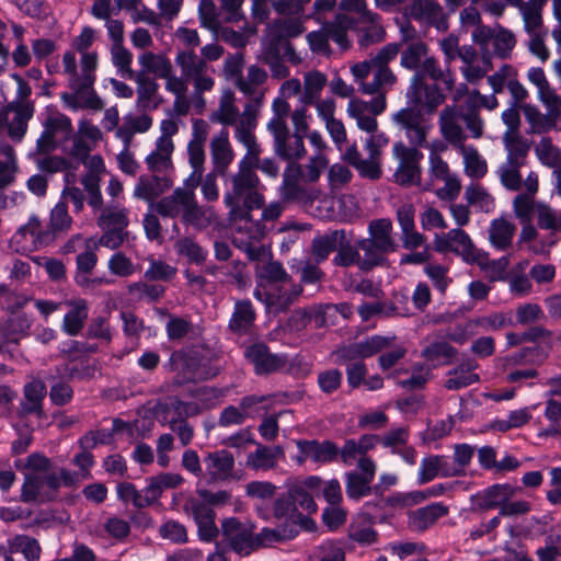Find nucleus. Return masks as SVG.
I'll return each instance as SVG.
<instances>
[{"instance_id":"72a5a7b5","label":"nucleus","mask_w":561,"mask_h":561,"mask_svg":"<svg viewBox=\"0 0 561 561\" xmlns=\"http://www.w3.org/2000/svg\"><path fill=\"white\" fill-rule=\"evenodd\" d=\"M10 311L8 319L0 323V334L7 342L19 343L28 335L33 320L24 312Z\"/></svg>"},{"instance_id":"412c9836","label":"nucleus","mask_w":561,"mask_h":561,"mask_svg":"<svg viewBox=\"0 0 561 561\" xmlns=\"http://www.w3.org/2000/svg\"><path fill=\"white\" fill-rule=\"evenodd\" d=\"M198 413L195 404L184 403L179 400H172L167 407V415L164 421L170 428L178 434L183 446L191 443L193 438V428L183 420Z\"/></svg>"},{"instance_id":"7c9ffc66","label":"nucleus","mask_w":561,"mask_h":561,"mask_svg":"<svg viewBox=\"0 0 561 561\" xmlns=\"http://www.w3.org/2000/svg\"><path fill=\"white\" fill-rule=\"evenodd\" d=\"M172 181L165 176L141 175L134 188V197L146 201L153 207V201L172 187Z\"/></svg>"},{"instance_id":"f8f14e48","label":"nucleus","mask_w":561,"mask_h":561,"mask_svg":"<svg viewBox=\"0 0 561 561\" xmlns=\"http://www.w3.org/2000/svg\"><path fill=\"white\" fill-rule=\"evenodd\" d=\"M433 245L437 252H454L467 263L479 262L482 255L474 247L469 234L460 228L435 234Z\"/></svg>"},{"instance_id":"6e6d98bb","label":"nucleus","mask_w":561,"mask_h":561,"mask_svg":"<svg viewBox=\"0 0 561 561\" xmlns=\"http://www.w3.org/2000/svg\"><path fill=\"white\" fill-rule=\"evenodd\" d=\"M116 4L119 10H124L130 15L134 23L159 24L156 12L147 8L141 0H116Z\"/></svg>"},{"instance_id":"bf43d9fd","label":"nucleus","mask_w":561,"mask_h":561,"mask_svg":"<svg viewBox=\"0 0 561 561\" xmlns=\"http://www.w3.org/2000/svg\"><path fill=\"white\" fill-rule=\"evenodd\" d=\"M391 339L383 337L380 335H374L365 341H362L355 344L347 351V356L350 358L360 357H371L377 353L386 351L389 346H391Z\"/></svg>"},{"instance_id":"bb28decb","label":"nucleus","mask_w":561,"mask_h":561,"mask_svg":"<svg viewBox=\"0 0 561 561\" xmlns=\"http://www.w3.org/2000/svg\"><path fill=\"white\" fill-rule=\"evenodd\" d=\"M546 2L547 0H520L519 2H510L511 5L518 8L523 20V28L527 36L548 32L543 25L542 18Z\"/></svg>"},{"instance_id":"052dcab7","label":"nucleus","mask_w":561,"mask_h":561,"mask_svg":"<svg viewBox=\"0 0 561 561\" xmlns=\"http://www.w3.org/2000/svg\"><path fill=\"white\" fill-rule=\"evenodd\" d=\"M465 198L471 207L479 211L491 213L495 208L494 197L482 185L474 183L465 191Z\"/></svg>"},{"instance_id":"13d9d810","label":"nucleus","mask_w":561,"mask_h":561,"mask_svg":"<svg viewBox=\"0 0 561 561\" xmlns=\"http://www.w3.org/2000/svg\"><path fill=\"white\" fill-rule=\"evenodd\" d=\"M428 55L430 49L425 43L422 41H412L401 51L400 65L408 70H414L416 72Z\"/></svg>"},{"instance_id":"1a4fd4ad","label":"nucleus","mask_w":561,"mask_h":561,"mask_svg":"<svg viewBox=\"0 0 561 561\" xmlns=\"http://www.w3.org/2000/svg\"><path fill=\"white\" fill-rule=\"evenodd\" d=\"M42 124L44 129L36 141L37 150L41 153L60 148V144L68 140L73 128L71 119L58 111H48Z\"/></svg>"},{"instance_id":"e2e57ef3","label":"nucleus","mask_w":561,"mask_h":561,"mask_svg":"<svg viewBox=\"0 0 561 561\" xmlns=\"http://www.w3.org/2000/svg\"><path fill=\"white\" fill-rule=\"evenodd\" d=\"M283 454L280 447L267 448L259 446L254 453L247 458V466L254 470H270L276 466V458Z\"/></svg>"},{"instance_id":"423d86ee","label":"nucleus","mask_w":561,"mask_h":561,"mask_svg":"<svg viewBox=\"0 0 561 561\" xmlns=\"http://www.w3.org/2000/svg\"><path fill=\"white\" fill-rule=\"evenodd\" d=\"M159 131L154 148L145 159L148 170L153 173L165 172L172 168V154L175 149L173 136L179 131V124L173 118H164L160 122Z\"/></svg>"},{"instance_id":"9d476101","label":"nucleus","mask_w":561,"mask_h":561,"mask_svg":"<svg viewBox=\"0 0 561 561\" xmlns=\"http://www.w3.org/2000/svg\"><path fill=\"white\" fill-rule=\"evenodd\" d=\"M354 27V22L347 15H337L334 22L322 26L320 31L308 34L307 39L313 51L329 53V41L332 39L341 48L350 46L346 33Z\"/></svg>"},{"instance_id":"c9c22d12","label":"nucleus","mask_w":561,"mask_h":561,"mask_svg":"<svg viewBox=\"0 0 561 561\" xmlns=\"http://www.w3.org/2000/svg\"><path fill=\"white\" fill-rule=\"evenodd\" d=\"M447 513V507L442 503H432L409 514V527L414 531L422 533Z\"/></svg>"},{"instance_id":"de8ad7c7","label":"nucleus","mask_w":561,"mask_h":561,"mask_svg":"<svg viewBox=\"0 0 561 561\" xmlns=\"http://www.w3.org/2000/svg\"><path fill=\"white\" fill-rule=\"evenodd\" d=\"M183 483V478L179 473L165 472L147 480L145 488L151 505L157 502L163 492L168 489H174Z\"/></svg>"},{"instance_id":"f704fd0d","label":"nucleus","mask_w":561,"mask_h":561,"mask_svg":"<svg viewBox=\"0 0 561 561\" xmlns=\"http://www.w3.org/2000/svg\"><path fill=\"white\" fill-rule=\"evenodd\" d=\"M459 58L462 61L460 68L465 79L470 82H477L482 79L490 69L488 60H480L477 50L472 46L465 45L460 48Z\"/></svg>"},{"instance_id":"a878e982","label":"nucleus","mask_w":561,"mask_h":561,"mask_svg":"<svg viewBox=\"0 0 561 561\" xmlns=\"http://www.w3.org/2000/svg\"><path fill=\"white\" fill-rule=\"evenodd\" d=\"M273 136L274 152L287 161H296L305 157L306 148L304 137L290 135L288 126L286 128L271 131Z\"/></svg>"},{"instance_id":"5fc2aeb1","label":"nucleus","mask_w":561,"mask_h":561,"mask_svg":"<svg viewBox=\"0 0 561 561\" xmlns=\"http://www.w3.org/2000/svg\"><path fill=\"white\" fill-rule=\"evenodd\" d=\"M345 240L344 230H334L313 239L312 255L317 262L324 261Z\"/></svg>"},{"instance_id":"4be33fe9","label":"nucleus","mask_w":561,"mask_h":561,"mask_svg":"<svg viewBox=\"0 0 561 561\" xmlns=\"http://www.w3.org/2000/svg\"><path fill=\"white\" fill-rule=\"evenodd\" d=\"M33 112L23 106L7 107L0 111V138L7 134L14 142H21L27 130V122Z\"/></svg>"},{"instance_id":"7ed1b4c3","label":"nucleus","mask_w":561,"mask_h":561,"mask_svg":"<svg viewBox=\"0 0 561 561\" xmlns=\"http://www.w3.org/2000/svg\"><path fill=\"white\" fill-rule=\"evenodd\" d=\"M256 167L257 163L239 162L238 172L230 178L231 188L224 194V203L230 209V217L240 220L234 236L251 233V229L245 228V221H253L249 210L264 205L261 182L254 171Z\"/></svg>"},{"instance_id":"8fccbe9b","label":"nucleus","mask_w":561,"mask_h":561,"mask_svg":"<svg viewBox=\"0 0 561 561\" xmlns=\"http://www.w3.org/2000/svg\"><path fill=\"white\" fill-rule=\"evenodd\" d=\"M477 364L467 362L447 375L445 387L449 390H459L479 381V375L474 373Z\"/></svg>"},{"instance_id":"338daca9","label":"nucleus","mask_w":561,"mask_h":561,"mask_svg":"<svg viewBox=\"0 0 561 561\" xmlns=\"http://www.w3.org/2000/svg\"><path fill=\"white\" fill-rule=\"evenodd\" d=\"M187 157L188 163L193 169L190 176L186 179V183L192 186H198L202 175L204 172V163H205V150L204 144L192 142L187 144Z\"/></svg>"},{"instance_id":"680f3d73","label":"nucleus","mask_w":561,"mask_h":561,"mask_svg":"<svg viewBox=\"0 0 561 561\" xmlns=\"http://www.w3.org/2000/svg\"><path fill=\"white\" fill-rule=\"evenodd\" d=\"M102 229L124 230L128 226V210L118 205H108L102 209L99 217Z\"/></svg>"},{"instance_id":"393cba45","label":"nucleus","mask_w":561,"mask_h":561,"mask_svg":"<svg viewBox=\"0 0 561 561\" xmlns=\"http://www.w3.org/2000/svg\"><path fill=\"white\" fill-rule=\"evenodd\" d=\"M369 136L365 139L364 149L368 157L362 163L366 172V179L378 180L382 174L381 170V153L383 148L388 145L389 139L382 131L368 133Z\"/></svg>"},{"instance_id":"4468645a","label":"nucleus","mask_w":561,"mask_h":561,"mask_svg":"<svg viewBox=\"0 0 561 561\" xmlns=\"http://www.w3.org/2000/svg\"><path fill=\"white\" fill-rule=\"evenodd\" d=\"M11 247L20 253H31L53 242L51 232L45 231L39 218L31 215L11 238Z\"/></svg>"},{"instance_id":"6ab92c4d","label":"nucleus","mask_w":561,"mask_h":561,"mask_svg":"<svg viewBox=\"0 0 561 561\" xmlns=\"http://www.w3.org/2000/svg\"><path fill=\"white\" fill-rule=\"evenodd\" d=\"M296 446L299 453L295 461L298 465H304L307 460L320 466L327 465L333 462L339 456V447L330 440L298 439Z\"/></svg>"},{"instance_id":"e433bc0d","label":"nucleus","mask_w":561,"mask_h":561,"mask_svg":"<svg viewBox=\"0 0 561 561\" xmlns=\"http://www.w3.org/2000/svg\"><path fill=\"white\" fill-rule=\"evenodd\" d=\"M240 115L234 92L230 89H225L221 92L217 110L210 114L209 118L214 123L234 125L239 121Z\"/></svg>"},{"instance_id":"9b49d317","label":"nucleus","mask_w":561,"mask_h":561,"mask_svg":"<svg viewBox=\"0 0 561 561\" xmlns=\"http://www.w3.org/2000/svg\"><path fill=\"white\" fill-rule=\"evenodd\" d=\"M391 118L393 124L404 133L412 147L419 149L426 146L432 125L420 111L404 107L392 114Z\"/></svg>"},{"instance_id":"4d7b16f0","label":"nucleus","mask_w":561,"mask_h":561,"mask_svg":"<svg viewBox=\"0 0 561 561\" xmlns=\"http://www.w3.org/2000/svg\"><path fill=\"white\" fill-rule=\"evenodd\" d=\"M327 84V76L320 71L313 70L305 73L302 92L299 101L302 105H309L311 102L320 99V94Z\"/></svg>"},{"instance_id":"774afa93","label":"nucleus","mask_w":561,"mask_h":561,"mask_svg":"<svg viewBox=\"0 0 561 561\" xmlns=\"http://www.w3.org/2000/svg\"><path fill=\"white\" fill-rule=\"evenodd\" d=\"M257 402L259 400L255 397H245L242 399L240 407H227L220 414L219 424L230 426L243 423L249 415V409Z\"/></svg>"},{"instance_id":"39448f33","label":"nucleus","mask_w":561,"mask_h":561,"mask_svg":"<svg viewBox=\"0 0 561 561\" xmlns=\"http://www.w3.org/2000/svg\"><path fill=\"white\" fill-rule=\"evenodd\" d=\"M262 107V94L256 96L253 102H249L244 105L243 112L240 115L239 121L234 124L236 139L241 142L247 153L239 162L245 163H257L259 156L261 154V147L256 141L253 130L257 124V116Z\"/></svg>"},{"instance_id":"09e8293b","label":"nucleus","mask_w":561,"mask_h":561,"mask_svg":"<svg viewBox=\"0 0 561 561\" xmlns=\"http://www.w3.org/2000/svg\"><path fill=\"white\" fill-rule=\"evenodd\" d=\"M392 229L393 227L390 219H375L368 225V238L376 243L377 248L393 252L396 250V242L392 237Z\"/></svg>"},{"instance_id":"37998d69","label":"nucleus","mask_w":561,"mask_h":561,"mask_svg":"<svg viewBox=\"0 0 561 561\" xmlns=\"http://www.w3.org/2000/svg\"><path fill=\"white\" fill-rule=\"evenodd\" d=\"M46 386L41 380H32L24 386L23 401L21 403L24 413L44 414L43 400L46 397Z\"/></svg>"},{"instance_id":"f03ea898","label":"nucleus","mask_w":561,"mask_h":561,"mask_svg":"<svg viewBox=\"0 0 561 561\" xmlns=\"http://www.w3.org/2000/svg\"><path fill=\"white\" fill-rule=\"evenodd\" d=\"M95 41V31L89 26L72 41V48L80 54L78 61L75 51L67 50L62 55L64 75L67 77L71 92H62L60 100L64 106L72 112L81 108L101 111L104 102L94 90L99 54L91 50Z\"/></svg>"},{"instance_id":"79ce46f5","label":"nucleus","mask_w":561,"mask_h":561,"mask_svg":"<svg viewBox=\"0 0 561 561\" xmlns=\"http://www.w3.org/2000/svg\"><path fill=\"white\" fill-rule=\"evenodd\" d=\"M218 221V215L213 206L199 205L195 197L190 210L187 211L183 224L193 227L196 230H203Z\"/></svg>"},{"instance_id":"ddd939ff","label":"nucleus","mask_w":561,"mask_h":561,"mask_svg":"<svg viewBox=\"0 0 561 561\" xmlns=\"http://www.w3.org/2000/svg\"><path fill=\"white\" fill-rule=\"evenodd\" d=\"M405 95L410 104L421 106L427 114H433L446 100L437 82L428 83L422 73L412 76Z\"/></svg>"},{"instance_id":"cd10ccee","label":"nucleus","mask_w":561,"mask_h":561,"mask_svg":"<svg viewBox=\"0 0 561 561\" xmlns=\"http://www.w3.org/2000/svg\"><path fill=\"white\" fill-rule=\"evenodd\" d=\"M449 463V458L442 455H430L421 460L417 473V483L425 484L437 477L448 478L459 473Z\"/></svg>"},{"instance_id":"c85d7f7f","label":"nucleus","mask_w":561,"mask_h":561,"mask_svg":"<svg viewBox=\"0 0 561 561\" xmlns=\"http://www.w3.org/2000/svg\"><path fill=\"white\" fill-rule=\"evenodd\" d=\"M209 148L213 171L219 172L220 176L225 175L234 159L228 131L222 129L215 135L210 140Z\"/></svg>"},{"instance_id":"0eeeda50","label":"nucleus","mask_w":561,"mask_h":561,"mask_svg":"<svg viewBox=\"0 0 561 561\" xmlns=\"http://www.w3.org/2000/svg\"><path fill=\"white\" fill-rule=\"evenodd\" d=\"M392 157L398 165L393 173V180L401 186H414L421 184L423 153L414 147H409L402 141L392 146Z\"/></svg>"},{"instance_id":"f3484780","label":"nucleus","mask_w":561,"mask_h":561,"mask_svg":"<svg viewBox=\"0 0 561 561\" xmlns=\"http://www.w3.org/2000/svg\"><path fill=\"white\" fill-rule=\"evenodd\" d=\"M184 184L185 186L176 187L170 195L158 201L153 209L163 217L180 218L183 221L196 197L194 191L197 187L187 184L186 181Z\"/></svg>"},{"instance_id":"c03bdc74","label":"nucleus","mask_w":561,"mask_h":561,"mask_svg":"<svg viewBox=\"0 0 561 561\" xmlns=\"http://www.w3.org/2000/svg\"><path fill=\"white\" fill-rule=\"evenodd\" d=\"M138 64L146 73H151L162 79L168 76L173 65L170 58L163 53L146 50L138 56Z\"/></svg>"},{"instance_id":"3c124183","label":"nucleus","mask_w":561,"mask_h":561,"mask_svg":"<svg viewBox=\"0 0 561 561\" xmlns=\"http://www.w3.org/2000/svg\"><path fill=\"white\" fill-rule=\"evenodd\" d=\"M267 80V72L259 68L257 66H251L248 69L247 77L239 78L237 81V85L239 90L248 96H252L250 102H253L256 96H260L262 93V99L264 98V91L261 90V87Z\"/></svg>"},{"instance_id":"4c0bfd02","label":"nucleus","mask_w":561,"mask_h":561,"mask_svg":"<svg viewBox=\"0 0 561 561\" xmlns=\"http://www.w3.org/2000/svg\"><path fill=\"white\" fill-rule=\"evenodd\" d=\"M415 73H422V78L424 79L428 77L435 82H442L444 88L448 91L454 88L456 81L449 65L446 64V67L442 68L437 58L431 54L424 59L422 66Z\"/></svg>"},{"instance_id":"b1692460","label":"nucleus","mask_w":561,"mask_h":561,"mask_svg":"<svg viewBox=\"0 0 561 561\" xmlns=\"http://www.w3.org/2000/svg\"><path fill=\"white\" fill-rule=\"evenodd\" d=\"M329 159L325 153L314 152L305 165L290 164L284 172V185L288 186L300 176L304 181L314 183L320 179L322 171L328 168Z\"/></svg>"},{"instance_id":"69168bd1","label":"nucleus","mask_w":561,"mask_h":561,"mask_svg":"<svg viewBox=\"0 0 561 561\" xmlns=\"http://www.w3.org/2000/svg\"><path fill=\"white\" fill-rule=\"evenodd\" d=\"M356 248L363 252L360 260V268L368 270L373 266L379 265L385 261L387 249L377 248L376 243L369 238H364L357 241Z\"/></svg>"},{"instance_id":"a18cd8bd","label":"nucleus","mask_w":561,"mask_h":561,"mask_svg":"<svg viewBox=\"0 0 561 561\" xmlns=\"http://www.w3.org/2000/svg\"><path fill=\"white\" fill-rule=\"evenodd\" d=\"M373 80L363 84V93L367 95H385L397 82V77L389 67L376 66L373 71Z\"/></svg>"},{"instance_id":"2f4dec72","label":"nucleus","mask_w":561,"mask_h":561,"mask_svg":"<svg viewBox=\"0 0 561 561\" xmlns=\"http://www.w3.org/2000/svg\"><path fill=\"white\" fill-rule=\"evenodd\" d=\"M204 462L210 481H224L232 477L234 458L229 451L222 449L210 453Z\"/></svg>"},{"instance_id":"a211bd4d","label":"nucleus","mask_w":561,"mask_h":561,"mask_svg":"<svg viewBox=\"0 0 561 561\" xmlns=\"http://www.w3.org/2000/svg\"><path fill=\"white\" fill-rule=\"evenodd\" d=\"M222 535L231 549L241 556H249L255 550L254 526L249 522H240L234 517L227 518L221 525Z\"/></svg>"},{"instance_id":"864d4df0","label":"nucleus","mask_w":561,"mask_h":561,"mask_svg":"<svg viewBox=\"0 0 561 561\" xmlns=\"http://www.w3.org/2000/svg\"><path fill=\"white\" fill-rule=\"evenodd\" d=\"M245 358L254 365L257 374H265L273 371L278 366V360L275 356L268 353V350L263 344H253L244 352Z\"/></svg>"},{"instance_id":"c756f323","label":"nucleus","mask_w":561,"mask_h":561,"mask_svg":"<svg viewBox=\"0 0 561 561\" xmlns=\"http://www.w3.org/2000/svg\"><path fill=\"white\" fill-rule=\"evenodd\" d=\"M409 14L422 23L435 25L438 30L447 27L443 8L435 0H415L409 8Z\"/></svg>"},{"instance_id":"2eb2a0df","label":"nucleus","mask_w":561,"mask_h":561,"mask_svg":"<svg viewBox=\"0 0 561 561\" xmlns=\"http://www.w3.org/2000/svg\"><path fill=\"white\" fill-rule=\"evenodd\" d=\"M387 107L385 95H378L367 102L353 98L348 101L346 113L355 119L356 126L365 133H375L378 128L376 116L381 114Z\"/></svg>"},{"instance_id":"f257e3e1","label":"nucleus","mask_w":561,"mask_h":561,"mask_svg":"<svg viewBox=\"0 0 561 561\" xmlns=\"http://www.w3.org/2000/svg\"><path fill=\"white\" fill-rule=\"evenodd\" d=\"M251 233L234 236L233 242L243 249L248 257L257 261L255 273L259 278L254 297L272 312H282L301 294L299 285L289 284V277L282 264L267 261L268 251L260 243L265 234L264 227L257 221H245Z\"/></svg>"},{"instance_id":"ea45409f","label":"nucleus","mask_w":561,"mask_h":561,"mask_svg":"<svg viewBox=\"0 0 561 561\" xmlns=\"http://www.w3.org/2000/svg\"><path fill=\"white\" fill-rule=\"evenodd\" d=\"M456 149L462 157L463 172L467 176L471 179H481L486 174V160L474 146H467L463 144Z\"/></svg>"},{"instance_id":"5701e85b","label":"nucleus","mask_w":561,"mask_h":561,"mask_svg":"<svg viewBox=\"0 0 561 561\" xmlns=\"http://www.w3.org/2000/svg\"><path fill=\"white\" fill-rule=\"evenodd\" d=\"M461 122L462 114L455 105L445 106L438 116V128L443 139L455 148L463 145L467 138Z\"/></svg>"},{"instance_id":"0e129e2a","label":"nucleus","mask_w":561,"mask_h":561,"mask_svg":"<svg viewBox=\"0 0 561 561\" xmlns=\"http://www.w3.org/2000/svg\"><path fill=\"white\" fill-rule=\"evenodd\" d=\"M72 226V218L68 213L65 201L58 202L50 210L49 227L45 231L51 232L53 241L59 233H67Z\"/></svg>"},{"instance_id":"6e6552de","label":"nucleus","mask_w":561,"mask_h":561,"mask_svg":"<svg viewBox=\"0 0 561 561\" xmlns=\"http://www.w3.org/2000/svg\"><path fill=\"white\" fill-rule=\"evenodd\" d=\"M175 62L181 68L182 73L193 82L195 94L209 92L215 87L213 77L215 70L208 67L204 60L192 50H179L175 56Z\"/></svg>"},{"instance_id":"58836bf2","label":"nucleus","mask_w":561,"mask_h":561,"mask_svg":"<svg viewBox=\"0 0 561 561\" xmlns=\"http://www.w3.org/2000/svg\"><path fill=\"white\" fill-rule=\"evenodd\" d=\"M515 232L516 226L507 218H495L490 222L489 240L492 247L504 251L512 245Z\"/></svg>"},{"instance_id":"a19ab883","label":"nucleus","mask_w":561,"mask_h":561,"mask_svg":"<svg viewBox=\"0 0 561 561\" xmlns=\"http://www.w3.org/2000/svg\"><path fill=\"white\" fill-rule=\"evenodd\" d=\"M19 163L13 147L0 140V190L14 183Z\"/></svg>"},{"instance_id":"49530a36","label":"nucleus","mask_w":561,"mask_h":561,"mask_svg":"<svg viewBox=\"0 0 561 561\" xmlns=\"http://www.w3.org/2000/svg\"><path fill=\"white\" fill-rule=\"evenodd\" d=\"M51 499L53 494L46 490L43 477L33 473H25L21 489V501L25 503H43Z\"/></svg>"},{"instance_id":"aec40b11","label":"nucleus","mask_w":561,"mask_h":561,"mask_svg":"<svg viewBox=\"0 0 561 561\" xmlns=\"http://www.w3.org/2000/svg\"><path fill=\"white\" fill-rule=\"evenodd\" d=\"M185 512L194 519L201 541L211 542L219 534L215 524V513L211 507L198 499H191L184 506Z\"/></svg>"},{"instance_id":"603ef678","label":"nucleus","mask_w":561,"mask_h":561,"mask_svg":"<svg viewBox=\"0 0 561 561\" xmlns=\"http://www.w3.org/2000/svg\"><path fill=\"white\" fill-rule=\"evenodd\" d=\"M152 126V118L147 114L125 115L123 126L116 129V137L128 145L136 133H146Z\"/></svg>"},{"instance_id":"473e14b6","label":"nucleus","mask_w":561,"mask_h":561,"mask_svg":"<svg viewBox=\"0 0 561 561\" xmlns=\"http://www.w3.org/2000/svg\"><path fill=\"white\" fill-rule=\"evenodd\" d=\"M64 304L69 310L64 317L62 329L68 335H78L88 319V302L84 299L75 298L65 300Z\"/></svg>"},{"instance_id":"dca6fc26","label":"nucleus","mask_w":561,"mask_h":561,"mask_svg":"<svg viewBox=\"0 0 561 561\" xmlns=\"http://www.w3.org/2000/svg\"><path fill=\"white\" fill-rule=\"evenodd\" d=\"M377 463L373 458H362L357 468L345 472V490L348 499L358 501L371 493Z\"/></svg>"},{"instance_id":"20e7f679","label":"nucleus","mask_w":561,"mask_h":561,"mask_svg":"<svg viewBox=\"0 0 561 561\" xmlns=\"http://www.w3.org/2000/svg\"><path fill=\"white\" fill-rule=\"evenodd\" d=\"M262 107V94L256 96L253 102H249L244 105L243 112L240 115L239 121L234 124L236 139L241 142L247 153L239 162L245 163H257L259 156L261 154V147L256 141L253 130L257 124V116Z\"/></svg>"}]
</instances>
